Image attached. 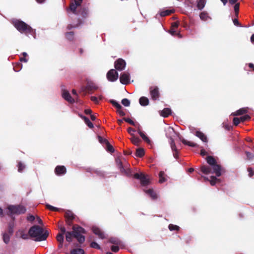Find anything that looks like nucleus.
I'll list each match as a JSON object with an SVG mask.
<instances>
[{
	"label": "nucleus",
	"mask_w": 254,
	"mask_h": 254,
	"mask_svg": "<svg viewBox=\"0 0 254 254\" xmlns=\"http://www.w3.org/2000/svg\"><path fill=\"white\" fill-rule=\"evenodd\" d=\"M206 160L211 167L202 165L200 170L203 174L207 175L214 173L217 177H220L222 173L225 172V170L220 165L217 164L216 159L213 156H208L206 158Z\"/></svg>",
	"instance_id": "1"
},
{
	"label": "nucleus",
	"mask_w": 254,
	"mask_h": 254,
	"mask_svg": "<svg viewBox=\"0 0 254 254\" xmlns=\"http://www.w3.org/2000/svg\"><path fill=\"white\" fill-rule=\"evenodd\" d=\"M72 232H65V239L66 241L70 242L72 241V238H76L80 244H83L85 241V237L82 234L86 233L85 230L82 227L79 226H73Z\"/></svg>",
	"instance_id": "2"
},
{
	"label": "nucleus",
	"mask_w": 254,
	"mask_h": 254,
	"mask_svg": "<svg viewBox=\"0 0 254 254\" xmlns=\"http://www.w3.org/2000/svg\"><path fill=\"white\" fill-rule=\"evenodd\" d=\"M28 233L31 238L37 242L46 240L49 236L48 232L44 231V229L38 225L31 227L29 230Z\"/></svg>",
	"instance_id": "3"
},
{
	"label": "nucleus",
	"mask_w": 254,
	"mask_h": 254,
	"mask_svg": "<svg viewBox=\"0 0 254 254\" xmlns=\"http://www.w3.org/2000/svg\"><path fill=\"white\" fill-rule=\"evenodd\" d=\"M83 0H74L71 1L68 7L66 8V11L76 15H80L83 18H85L88 15V9L86 7H81L80 10L77 11V7L81 5Z\"/></svg>",
	"instance_id": "4"
},
{
	"label": "nucleus",
	"mask_w": 254,
	"mask_h": 254,
	"mask_svg": "<svg viewBox=\"0 0 254 254\" xmlns=\"http://www.w3.org/2000/svg\"><path fill=\"white\" fill-rule=\"evenodd\" d=\"M12 23L15 28L21 33L32 34L33 31L30 26L21 20L13 19L12 21Z\"/></svg>",
	"instance_id": "5"
},
{
	"label": "nucleus",
	"mask_w": 254,
	"mask_h": 254,
	"mask_svg": "<svg viewBox=\"0 0 254 254\" xmlns=\"http://www.w3.org/2000/svg\"><path fill=\"white\" fill-rule=\"evenodd\" d=\"M7 209L11 214L16 215L23 214L26 210L25 207L21 205H9Z\"/></svg>",
	"instance_id": "6"
},
{
	"label": "nucleus",
	"mask_w": 254,
	"mask_h": 254,
	"mask_svg": "<svg viewBox=\"0 0 254 254\" xmlns=\"http://www.w3.org/2000/svg\"><path fill=\"white\" fill-rule=\"evenodd\" d=\"M133 177L135 179L139 180L141 185L143 186H146L149 184V179L147 178V176L142 173H135Z\"/></svg>",
	"instance_id": "7"
},
{
	"label": "nucleus",
	"mask_w": 254,
	"mask_h": 254,
	"mask_svg": "<svg viewBox=\"0 0 254 254\" xmlns=\"http://www.w3.org/2000/svg\"><path fill=\"white\" fill-rule=\"evenodd\" d=\"M66 224L68 226L73 225V221L75 219L76 215L71 211L67 210L64 214Z\"/></svg>",
	"instance_id": "8"
},
{
	"label": "nucleus",
	"mask_w": 254,
	"mask_h": 254,
	"mask_svg": "<svg viewBox=\"0 0 254 254\" xmlns=\"http://www.w3.org/2000/svg\"><path fill=\"white\" fill-rule=\"evenodd\" d=\"M59 228L60 229L61 233H59L57 235L56 239H57V240L58 241V242H59V247L60 248H61L63 247V242H64V235L66 232V229L62 225L59 226Z\"/></svg>",
	"instance_id": "9"
},
{
	"label": "nucleus",
	"mask_w": 254,
	"mask_h": 254,
	"mask_svg": "<svg viewBox=\"0 0 254 254\" xmlns=\"http://www.w3.org/2000/svg\"><path fill=\"white\" fill-rule=\"evenodd\" d=\"M116 162L118 167L122 173L125 174L127 176H131L132 175L130 170L126 168V166L123 165L122 162L120 159L117 160Z\"/></svg>",
	"instance_id": "10"
},
{
	"label": "nucleus",
	"mask_w": 254,
	"mask_h": 254,
	"mask_svg": "<svg viewBox=\"0 0 254 254\" xmlns=\"http://www.w3.org/2000/svg\"><path fill=\"white\" fill-rule=\"evenodd\" d=\"M107 78L109 81L114 82L118 78V73L115 69H111L107 72Z\"/></svg>",
	"instance_id": "11"
},
{
	"label": "nucleus",
	"mask_w": 254,
	"mask_h": 254,
	"mask_svg": "<svg viewBox=\"0 0 254 254\" xmlns=\"http://www.w3.org/2000/svg\"><path fill=\"white\" fill-rule=\"evenodd\" d=\"M150 94L153 100H157L160 96L159 89L157 86H151L149 88Z\"/></svg>",
	"instance_id": "12"
},
{
	"label": "nucleus",
	"mask_w": 254,
	"mask_h": 254,
	"mask_svg": "<svg viewBox=\"0 0 254 254\" xmlns=\"http://www.w3.org/2000/svg\"><path fill=\"white\" fill-rule=\"evenodd\" d=\"M126 65L125 61L122 59H119L115 62V68L119 71L123 70L125 69Z\"/></svg>",
	"instance_id": "13"
},
{
	"label": "nucleus",
	"mask_w": 254,
	"mask_h": 254,
	"mask_svg": "<svg viewBox=\"0 0 254 254\" xmlns=\"http://www.w3.org/2000/svg\"><path fill=\"white\" fill-rule=\"evenodd\" d=\"M129 74L127 72H124L121 74L120 80L122 84L127 85L129 83Z\"/></svg>",
	"instance_id": "14"
},
{
	"label": "nucleus",
	"mask_w": 254,
	"mask_h": 254,
	"mask_svg": "<svg viewBox=\"0 0 254 254\" xmlns=\"http://www.w3.org/2000/svg\"><path fill=\"white\" fill-rule=\"evenodd\" d=\"M55 173L58 176H62L66 173V169L64 166L59 165L56 167Z\"/></svg>",
	"instance_id": "15"
},
{
	"label": "nucleus",
	"mask_w": 254,
	"mask_h": 254,
	"mask_svg": "<svg viewBox=\"0 0 254 254\" xmlns=\"http://www.w3.org/2000/svg\"><path fill=\"white\" fill-rule=\"evenodd\" d=\"M93 232L101 239H104L105 238V236L104 232L99 228L96 227H93L92 229Z\"/></svg>",
	"instance_id": "16"
},
{
	"label": "nucleus",
	"mask_w": 254,
	"mask_h": 254,
	"mask_svg": "<svg viewBox=\"0 0 254 254\" xmlns=\"http://www.w3.org/2000/svg\"><path fill=\"white\" fill-rule=\"evenodd\" d=\"M63 97L70 103H73L75 102V100L72 98L69 93L66 90H64L63 91Z\"/></svg>",
	"instance_id": "17"
},
{
	"label": "nucleus",
	"mask_w": 254,
	"mask_h": 254,
	"mask_svg": "<svg viewBox=\"0 0 254 254\" xmlns=\"http://www.w3.org/2000/svg\"><path fill=\"white\" fill-rule=\"evenodd\" d=\"M195 135L199 137L203 142H207V138L202 132L200 131H196L195 132Z\"/></svg>",
	"instance_id": "18"
},
{
	"label": "nucleus",
	"mask_w": 254,
	"mask_h": 254,
	"mask_svg": "<svg viewBox=\"0 0 254 254\" xmlns=\"http://www.w3.org/2000/svg\"><path fill=\"white\" fill-rule=\"evenodd\" d=\"M65 38L69 41H73L74 40V33L73 31L66 32L64 34Z\"/></svg>",
	"instance_id": "19"
},
{
	"label": "nucleus",
	"mask_w": 254,
	"mask_h": 254,
	"mask_svg": "<svg viewBox=\"0 0 254 254\" xmlns=\"http://www.w3.org/2000/svg\"><path fill=\"white\" fill-rule=\"evenodd\" d=\"M79 116L81 119H82L84 121L85 124L87 125V126L89 128H93V127H94L93 124L91 123V122L89 120V119L87 117L84 116L83 115H80Z\"/></svg>",
	"instance_id": "20"
},
{
	"label": "nucleus",
	"mask_w": 254,
	"mask_h": 254,
	"mask_svg": "<svg viewBox=\"0 0 254 254\" xmlns=\"http://www.w3.org/2000/svg\"><path fill=\"white\" fill-rule=\"evenodd\" d=\"M139 102L141 106H145L149 104V100L147 97L143 96L140 98Z\"/></svg>",
	"instance_id": "21"
},
{
	"label": "nucleus",
	"mask_w": 254,
	"mask_h": 254,
	"mask_svg": "<svg viewBox=\"0 0 254 254\" xmlns=\"http://www.w3.org/2000/svg\"><path fill=\"white\" fill-rule=\"evenodd\" d=\"M130 140L131 142L136 146H138L141 141V140L138 137H136L134 134H132Z\"/></svg>",
	"instance_id": "22"
},
{
	"label": "nucleus",
	"mask_w": 254,
	"mask_h": 254,
	"mask_svg": "<svg viewBox=\"0 0 254 254\" xmlns=\"http://www.w3.org/2000/svg\"><path fill=\"white\" fill-rule=\"evenodd\" d=\"M171 114V110L169 108H165L161 112V116L164 118L168 117L169 115Z\"/></svg>",
	"instance_id": "23"
},
{
	"label": "nucleus",
	"mask_w": 254,
	"mask_h": 254,
	"mask_svg": "<svg viewBox=\"0 0 254 254\" xmlns=\"http://www.w3.org/2000/svg\"><path fill=\"white\" fill-rule=\"evenodd\" d=\"M145 154L144 150V149L142 148H139L136 149V152H135V155L136 156L141 158Z\"/></svg>",
	"instance_id": "24"
},
{
	"label": "nucleus",
	"mask_w": 254,
	"mask_h": 254,
	"mask_svg": "<svg viewBox=\"0 0 254 254\" xmlns=\"http://www.w3.org/2000/svg\"><path fill=\"white\" fill-rule=\"evenodd\" d=\"M200 18L203 21H206L208 19L210 18L208 15V13L206 11L201 12L199 14Z\"/></svg>",
	"instance_id": "25"
},
{
	"label": "nucleus",
	"mask_w": 254,
	"mask_h": 254,
	"mask_svg": "<svg viewBox=\"0 0 254 254\" xmlns=\"http://www.w3.org/2000/svg\"><path fill=\"white\" fill-rule=\"evenodd\" d=\"M82 21L80 19H78V23L77 24L74 25H72L71 24H68L66 27V29L68 30H70L73 28H76L78 27L82 23Z\"/></svg>",
	"instance_id": "26"
},
{
	"label": "nucleus",
	"mask_w": 254,
	"mask_h": 254,
	"mask_svg": "<svg viewBox=\"0 0 254 254\" xmlns=\"http://www.w3.org/2000/svg\"><path fill=\"white\" fill-rule=\"evenodd\" d=\"M206 4V0H198L197 3V7L198 9H202Z\"/></svg>",
	"instance_id": "27"
},
{
	"label": "nucleus",
	"mask_w": 254,
	"mask_h": 254,
	"mask_svg": "<svg viewBox=\"0 0 254 254\" xmlns=\"http://www.w3.org/2000/svg\"><path fill=\"white\" fill-rule=\"evenodd\" d=\"M182 142L184 144L187 145L188 146L193 147H197V144L195 143L188 141L185 139H183L182 140Z\"/></svg>",
	"instance_id": "28"
},
{
	"label": "nucleus",
	"mask_w": 254,
	"mask_h": 254,
	"mask_svg": "<svg viewBox=\"0 0 254 254\" xmlns=\"http://www.w3.org/2000/svg\"><path fill=\"white\" fill-rule=\"evenodd\" d=\"M174 12V10L173 9H167L164 11H162L160 12V15L162 17L166 16L167 15H169L171 13Z\"/></svg>",
	"instance_id": "29"
},
{
	"label": "nucleus",
	"mask_w": 254,
	"mask_h": 254,
	"mask_svg": "<svg viewBox=\"0 0 254 254\" xmlns=\"http://www.w3.org/2000/svg\"><path fill=\"white\" fill-rule=\"evenodd\" d=\"M146 193L149 194L150 196V197L153 199H155L157 197L156 193L152 189H149L147 190L146 191Z\"/></svg>",
	"instance_id": "30"
},
{
	"label": "nucleus",
	"mask_w": 254,
	"mask_h": 254,
	"mask_svg": "<svg viewBox=\"0 0 254 254\" xmlns=\"http://www.w3.org/2000/svg\"><path fill=\"white\" fill-rule=\"evenodd\" d=\"M211 180L209 181L211 186H214L217 183H220V180L215 176H211Z\"/></svg>",
	"instance_id": "31"
},
{
	"label": "nucleus",
	"mask_w": 254,
	"mask_h": 254,
	"mask_svg": "<svg viewBox=\"0 0 254 254\" xmlns=\"http://www.w3.org/2000/svg\"><path fill=\"white\" fill-rule=\"evenodd\" d=\"M70 254H84V251L81 249H74L70 251Z\"/></svg>",
	"instance_id": "32"
},
{
	"label": "nucleus",
	"mask_w": 254,
	"mask_h": 254,
	"mask_svg": "<svg viewBox=\"0 0 254 254\" xmlns=\"http://www.w3.org/2000/svg\"><path fill=\"white\" fill-rule=\"evenodd\" d=\"M248 110L246 108H241L236 112L234 114L235 116H240L247 113Z\"/></svg>",
	"instance_id": "33"
},
{
	"label": "nucleus",
	"mask_w": 254,
	"mask_h": 254,
	"mask_svg": "<svg viewBox=\"0 0 254 254\" xmlns=\"http://www.w3.org/2000/svg\"><path fill=\"white\" fill-rule=\"evenodd\" d=\"M106 149L107 151L110 153H113L115 151V150L113 147V146L108 142L105 146Z\"/></svg>",
	"instance_id": "34"
},
{
	"label": "nucleus",
	"mask_w": 254,
	"mask_h": 254,
	"mask_svg": "<svg viewBox=\"0 0 254 254\" xmlns=\"http://www.w3.org/2000/svg\"><path fill=\"white\" fill-rule=\"evenodd\" d=\"M165 173L163 171H160L159 174V182L160 183H163L165 182L166 179L164 177Z\"/></svg>",
	"instance_id": "35"
},
{
	"label": "nucleus",
	"mask_w": 254,
	"mask_h": 254,
	"mask_svg": "<svg viewBox=\"0 0 254 254\" xmlns=\"http://www.w3.org/2000/svg\"><path fill=\"white\" fill-rule=\"evenodd\" d=\"M110 102L115 107H116L118 110L122 109V106L118 103L117 101H116L114 100H111L110 101Z\"/></svg>",
	"instance_id": "36"
},
{
	"label": "nucleus",
	"mask_w": 254,
	"mask_h": 254,
	"mask_svg": "<svg viewBox=\"0 0 254 254\" xmlns=\"http://www.w3.org/2000/svg\"><path fill=\"white\" fill-rule=\"evenodd\" d=\"M18 171L21 173L25 168V165L21 162H19L17 165Z\"/></svg>",
	"instance_id": "37"
},
{
	"label": "nucleus",
	"mask_w": 254,
	"mask_h": 254,
	"mask_svg": "<svg viewBox=\"0 0 254 254\" xmlns=\"http://www.w3.org/2000/svg\"><path fill=\"white\" fill-rule=\"evenodd\" d=\"M169 229L172 231H178L180 229V227L176 225H173L172 224H170L168 226Z\"/></svg>",
	"instance_id": "38"
},
{
	"label": "nucleus",
	"mask_w": 254,
	"mask_h": 254,
	"mask_svg": "<svg viewBox=\"0 0 254 254\" xmlns=\"http://www.w3.org/2000/svg\"><path fill=\"white\" fill-rule=\"evenodd\" d=\"M99 141L103 145H105L109 141L106 138H104L101 136H98Z\"/></svg>",
	"instance_id": "39"
},
{
	"label": "nucleus",
	"mask_w": 254,
	"mask_h": 254,
	"mask_svg": "<svg viewBox=\"0 0 254 254\" xmlns=\"http://www.w3.org/2000/svg\"><path fill=\"white\" fill-rule=\"evenodd\" d=\"M22 67V64L21 63H17L13 66V69L15 71H19Z\"/></svg>",
	"instance_id": "40"
},
{
	"label": "nucleus",
	"mask_w": 254,
	"mask_h": 254,
	"mask_svg": "<svg viewBox=\"0 0 254 254\" xmlns=\"http://www.w3.org/2000/svg\"><path fill=\"white\" fill-rule=\"evenodd\" d=\"M90 247L92 248L96 249L97 250H101V247L96 242H92L90 244Z\"/></svg>",
	"instance_id": "41"
},
{
	"label": "nucleus",
	"mask_w": 254,
	"mask_h": 254,
	"mask_svg": "<svg viewBox=\"0 0 254 254\" xmlns=\"http://www.w3.org/2000/svg\"><path fill=\"white\" fill-rule=\"evenodd\" d=\"M139 135L146 142H147V143H150V140L147 136H146V135L143 132L141 133Z\"/></svg>",
	"instance_id": "42"
},
{
	"label": "nucleus",
	"mask_w": 254,
	"mask_h": 254,
	"mask_svg": "<svg viewBox=\"0 0 254 254\" xmlns=\"http://www.w3.org/2000/svg\"><path fill=\"white\" fill-rule=\"evenodd\" d=\"M239 119H240L241 122H244L249 120L251 119V117L250 116L246 115L241 117Z\"/></svg>",
	"instance_id": "43"
},
{
	"label": "nucleus",
	"mask_w": 254,
	"mask_h": 254,
	"mask_svg": "<svg viewBox=\"0 0 254 254\" xmlns=\"http://www.w3.org/2000/svg\"><path fill=\"white\" fill-rule=\"evenodd\" d=\"M122 103L126 107H128L130 105V101L127 98H124L122 100Z\"/></svg>",
	"instance_id": "44"
},
{
	"label": "nucleus",
	"mask_w": 254,
	"mask_h": 254,
	"mask_svg": "<svg viewBox=\"0 0 254 254\" xmlns=\"http://www.w3.org/2000/svg\"><path fill=\"white\" fill-rule=\"evenodd\" d=\"M248 160H252L254 158V154L248 151H245Z\"/></svg>",
	"instance_id": "45"
},
{
	"label": "nucleus",
	"mask_w": 254,
	"mask_h": 254,
	"mask_svg": "<svg viewBox=\"0 0 254 254\" xmlns=\"http://www.w3.org/2000/svg\"><path fill=\"white\" fill-rule=\"evenodd\" d=\"M3 240L5 244H7L9 242L10 238L8 234L4 233L3 235Z\"/></svg>",
	"instance_id": "46"
},
{
	"label": "nucleus",
	"mask_w": 254,
	"mask_h": 254,
	"mask_svg": "<svg viewBox=\"0 0 254 254\" xmlns=\"http://www.w3.org/2000/svg\"><path fill=\"white\" fill-rule=\"evenodd\" d=\"M239 6H240V4L239 3H236L234 6L235 13V15L237 17L238 16V14H239Z\"/></svg>",
	"instance_id": "47"
},
{
	"label": "nucleus",
	"mask_w": 254,
	"mask_h": 254,
	"mask_svg": "<svg viewBox=\"0 0 254 254\" xmlns=\"http://www.w3.org/2000/svg\"><path fill=\"white\" fill-rule=\"evenodd\" d=\"M87 90L89 91H91L92 90H96L97 87L93 84H88L87 86Z\"/></svg>",
	"instance_id": "48"
},
{
	"label": "nucleus",
	"mask_w": 254,
	"mask_h": 254,
	"mask_svg": "<svg viewBox=\"0 0 254 254\" xmlns=\"http://www.w3.org/2000/svg\"><path fill=\"white\" fill-rule=\"evenodd\" d=\"M171 147L172 150L173 151H177V150H178L177 149V147L176 146L175 141H174V140L173 139L171 140Z\"/></svg>",
	"instance_id": "49"
},
{
	"label": "nucleus",
	"mask_w": 254,
	"mask_h": 254,
	"mask_svg": "<svg viewBox=\"0 0 254 254\" xmlns=\"http://www.w3.org/2000/svg\"><path fill=\"white\" fill-rule=\"evenodd\" d=\"M46 208L51 211H57L58 210V208L54 207L50 204H47Z\"/></svg>",
	"instance_id": "50"
},
{
	"label": "nucleus",
	"mask_w": 254,
	"mask_h": 254,
	"mask_svg": "<svg viewBox=\"0 0 254 254\" xmlns=\"http://www.w3.org/2000/svg\"><path fill=\"white\" fill-rule=\"evenodd\" d=\"M123 120H124V121L128 123V124H129L132 126H135L134 122L132 120L130 119L129 118H124Z\"/></svg>",
	"instance_id": "51"
},
{
	"label": "nucleus",
	"mask_w": 254,
	"mask_h": 254,
	"mask_svg": "<svg viewBox=\"0 0 254 254\" xmlns=\"http://www.w3.org/2000/svg\"><path fill=\"white\" fill-rule=\"evenodd\" d=\"M248 172H249V176L252 177L254 175V170L251 167L248 168Z\"/></svg>",
	"instance_id": "52"
},
{
	"label": "nucleus",
	"mask_w": 254,
	"mask_h": 254,
	"mask_svg": "<svg viewBox=\"0 0 254 254\" xmlns=\"http://www.w3.org/2000/svg\"><path fill=\"white\" fill-rule=\"evenodd\" d=\"M109 242L113 244H119V240L113 238H111L109 239Z\"/></svg>",
	"instance_id": "53"
},
{
	"label": "nucleus",
	"mask_w": 254,
	"mask_h": 254,
	"mask_svg": "<svg viewBox=\"0 0 254 254\" xmlns=\"http://www.w3.org/2000/svg\"><path fill=\"white\" fill-rule=\"evenodd\" d=\"M240 122V119L239 118L235 117L233 119V124L235 126H238Z\"/></svg>",
	"instance_id": "54"
},
{
	"label": "nucleus",
	"mask_w": 254,
	"mask_h": 254,
	"mask_svg": "<svg viewBox=\"0 0 254 254\" xmlns=\"http://www.w3.org/2000/svg\"><path fill=\"white\" fill-rule=\"evenodd\" d=\"M179 25V22L177 21L172 23L171 24V28L172 29H176L178 27Z\"/></svg>",
	"instance_id": "55"
},
{
	"label": "nucleus",
	"mask_w": 254,
	"mask_h": 254,
	"mask_svg": "<svg viewBox=\"0 0 254 254\" xmlns=\"http://www.w3.org/2000/svg\"><path fill=\"white\" fill-rule=\"evenodd\" d=\"M94 173L100 177H104L105 174H104V172H103L101 171L95 170L94 171Z\"/></svg>",
	"instance_id": "56"
},
{
	"label": "nucleus",
	"mask_w": 254,
	"mask_h": 254,
	"mask_svg": "<svg viewBox=\"0 0 254 254\" xmlns=\"http://www.w3.org/2000/svg\"><path fill=\"white\" fill-rule=\"evenodd\" d=\"M111 249L115 253H117L119 251V247L118 246H112Z\"/></svg>",
	"instance_id": "57"
},
{
	"label": "nucleus",
	"mask_w": 254,
	"mask_h": 254,
	"mask_svg": "<svg viewBox=\"0 0 254 254\" xmlns=\"http://www.w3.org/2000/svg\"><path fill=\"white\" fill-rule=\"evenodd\" d=\"M29 237H30L29 234H27L22 233L21 234V238L24 240L28 239L29 238Z\"/></svg>",
	"instance_id": "58"
},
{
	"label": "nucleus",
	"mask_w": 254,
	"mask_h": 254,
	"mask_svg": "<svg viewBox=\"0 0 254 254\" xmlns=\"http://www.w3.org/2000/svg\"><path fill=\"white\" fill-rule=\"evenodd\" d=\"M13 225L12 224H9L8 226V232L11 234H12L13 232Z\"/></svg>",
	"instance_id": "59"
},
{
	"label": "nucleus",
	"mask_w": 254,
	"mask_h": 254,
	"mask_svg": "<svg viewBox=\"0 0 254 254\" xmlns=\"http://www.w3.org/2000/svg\"><path fill=\"white\" fill-rule=\"evenodd\" d=\"M233 23L236 26H242L241 24L239 23V20L237 18H235L233 20Z\"/></svg>",
	"instance_id": "60"
},
{
	"label": "nucleus",
	"mask_w": 254,
	"mask_h": 254,
	"mask_svg": "<svg viewBox=\"0 0 254 254\" xmlns=\"http://www.w3.org/2000/svg\"><path fill=\"white\" fill-rule=\"evenodd\" d=\"M135 130L133 128L129 127L127 129V132L132 136V134H134L132 132H135Z\"/></svg>",
	"instance_id": "61"
},
{
	"label": "nucleus",
	"mask_w": 254,
	"mask_h": 254,
	"mask_svg": "<svg viewBox=\"0 0 254 254\" xmlns=\"http://www.w3.org/2000/svg\"><path fill=\"white\" fill-rule=\"evenodd\" d=\"M27 220L32 222L35 220V217L32 215H29L27 216Z\"/></svg>",
	"instance_id": "62"
},
{
	"label": "nucleus",
	"mask_w": 254,
	"mask_h": 254,
	"mask_svg": "<svg viewBox=\"0 0 254 254\" xmlns=\"http://www.w3.org/2000/svg\"><path fill=\"white\" fill-rule=\"evenodd\" d=\"M91 100L93 101L95 103L98 104V98L95 96H91Z\"/></svg>",
	"instance_id": "63"
},
{
	"label": "nucleus",
	"mask_w": 254,
	"mask_h": 254,
	"mask_svg": "<svg viewBox=\"0 0 254 254\" xmlns=\"http://www.w3.org/2000/svg\"><path fill=\"white\" fill-rule=\"evenodd\" d=\"M117 113L121 116H124L126 115L125 113L122 109L118 110Z\"/></svg>",
	"instance_id": "64"
}]
</instances>
